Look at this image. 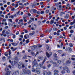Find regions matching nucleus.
Instances as JSON below:
<instances>
[{
	"instance_id": "8",
	"label": "nucleus",
	"mask_w": 75,
	"mask_h": 75,
	"mask_svg": "<svg viewBox=\"0 0 75 75\" xmlns=\"http://www.w3.org/2000/svg\"><path fill=\"white\" fill-rule=\"evenodd\" d=\"M21 67L24 68V65L21 62H20L18 64V68L19 69H20Z\"/></svg>"
},
{
	"instance_id": "28",
	"label": "nucleus",
	"mask_w": 75,
	"mask_h": 75,
	"mask_svg": "<svg viewBox=\"0 0 75 75\" xmlns=\"http://www.w3.org/2000/svg\"><path fill=\"white\" fill-rule=\"evenodd\" d=\"M67 55V54L66 53H63L62 54V56L63 57V56H65V55Z\"/></svg>"
},
{
	"instance_id": "43",
	"label": "nucleus",
	"mask_w": 75,
	"mask_h": 75,
	"mask_svg": "<svg viewBox=\"0 0 75 75\" xmlns=\"http://www.w3.org/2000/svg\"><path fill=\"white\" fill-rule=\"evenodd\" d=\"M4 55L5 56H8V53L7 52H6L4 54Z\"/></svg>"
},
{
	"instance_id": "41",
	"label": "nucleus",
	"mask_w": 75,
	"mask_h": 75,
	"mask_svg": "<svg viewBox=\"0 0 75 75\" xmlns=\"http://www.w3.org/2000/svg\"><path fill=\"white\" fill-rule=\"evenodd\" d=\"M31 55H32L33 56H34V55H35V53H34L33 52H32L31 53Z\"/></svg>"
},
{
	"instance_id": "25",
	"label": "nucleus",
	"mask_w": 75,
	"mask_h": 75,
	"mask_svg": "<svg viewBox=\"0 0 75 75\" xmlns=\"http://www.w3.org/2000/svg\"><path fill=\"white\" fill-rule=\"evenodd\" d=\"M38 59H44V57H38Z\"/></svg>"
},
{
	"instance_id": "56",
	"label": "nucleus",
	"mask_w": 75,
	"mask_h": 75,
	"mask_svg": "<svg viewBox=\"0 0 75 75\" xmlns=\"http://www.w3.org/2000/svg\"><path fill=\"white\" fill-rule=\"evenodd\" d=\"M20 13V11H18V12H17V13H16V14H17V15H18V14H19V13Z\"/></svg>"
},
{
	"instance_id": "58",
	"label": "nucleus",
	"mask_w": 75,
	"mask_h": 75,
	"mask_svg": "<svg viewBox=\"0 0 75 75\" xmlns=\"http://www.w3.org/2000/svg\"><path fill=\"white\" fill-rule=\"evenodd\" d=\"M19 34V32L17 31V33H16V35H18Z\"/></svg>"
},
{
	"instance_id": "59",
	"label": "nucleus",
	"mask_w": 75,
	"mask_h": 75,
	"mask_svg": "<svg viewBox=\"0 0 75 75\" xmlns=\"http://www.w3.org/2000/svg\"><path fill=\"white\" fill-rule=\"evenodd\" d=\"M44 35L43 34L42 35H40L41 37H44Z\"/></svg>"
},
{
	"instance_id": "4",
	"label": "nucleus",
	"mask_w": 75,
	"mask_h": 75,
	"mask_svg": "<svg viewBox=\"0 0 75 75\" xmlns=\"http://www.w3.org/2000/svg\"><path fill=\"white\" fill-rule=\"evenodd\" d=\"M63 70H65L67 73V74H69L71 72L70 70L69 69L68 67H63Z\"/></svg>"
},
{
	"instance_id": "2",
	"label": "nucleus",
	"mask_w": 75,
	"mask_h": 75,
	"mask_svg": "<svg viewBox=\"0 0 75 75\" xmlns=\"http://www.w3.org/2000/svg\"><path fill=\"white\" fill-rule=\"evenodd\" d=\"M24 74H27V75H31V70H30L28 69L25 70L24 69V70H23Z\"/></svg>"
},
{
	"instance_id": "40",
	"label": "nucleus",
	"mask_w": 75,
	"mask_h": 75,
	"mask_svg": "<svg viewBox=\"0 0 75 75\" xmlns=\"http://www.w3.org/2000/svg\"><path fill=\"white\" fill-rule=\"evenodd\" d=\"M59 19V17H58L56 19V21H58V20Z\"/></svg>"
},
{
	"instance_id": "61",
	"label": "nucleus",
	"mask_w": 75,
	"mask_h": 75,
	"mask_svg": "<svg viewBox=\"0 0 75 75\" xmlns=\"http://www.w3.org/2000/svg\"><path fill=\"white\" fill-rule=\"evenodd\" d=\"M31 29L32 30H35V29H34V27H32L31 28Z\"/></svg>"
},
{
	"instance_id": "55",
	"label": "nucleus",
	"mask_w": 75,
	"mask_h": 75,
	"mask_svg": "<svg viewBox=\"0 0 75 75\" xmlns=\"http://www.w3.org/2000/svg\"><path fill=\"white\" fill-rule=\"evenodd\" d=\"M17 50V48H15L14 49H13V50H12L13 51H16Z\"/></svg>"
},
{
	"instance_id": "30",
	"label": "nucleus",
	"mask_w": 75,
	"mask_h": 75,
	"mask_svg": "<svg viewBox=\"0 0 75 75\" xmlns=\"http://www.w3.org/2000/svg\"><path fill=\"white\" fill-rule=\"evenodd\" d=\"M62 62L60 60H58L57 61V63H58V64H61Z\"/></svg>"
},
{
	"instance_id": "18",
	"label": "nucleus",
	"mask_w": 75,
	"mask_h": 75,
	"mask_svg": "<svg viewBox=\"0 0 75 75\" xmlns=\"http://www.w3.org/2000/svg\"><path fill=\"white\" fill-rule=\"evenodd\" d=\"M57 52L59 54H61L62 53V50H58Z\"/></svg>"
},
{
	"instance_id": "15",
	"label": "nucleus",
	"mask_w": 75,
	"mask_h": 75,
	"mask_svg": "<svg viewBox=\"0 0 75 75\" xmlns=\"http://www.w3.org/2000/svg\"><path fill=\"white\" fill-rule=\"evenodd\" d=\"M32 11H33V13H36V12H37V10L34 9H31L30 11V13H31Z\"/></svg>"
},
{
	"instance_id": "17",
	"label": "nucleus",
	"mask_w": 75,
	"mask_h": 75,
	"mask_svg": "<svg viewBox=\"0 0 75 75\" xmlns=\"http://www.w3.org/2000/svg\"><path fill=\"white\" fill-rule=\"evenodd\" d=\"M66 70H63L62 71L61 73L62 74H64L66 73Z\"/></svg>"
},
{
	"instance_id": "37",
	"label": "nucleus",
	"mask_w": 75,
	"mask_h": 75,
	"mask_svg": "<svg viewBox=\"0 0 75 75\" xmlns=\"http://www.w3.org/2000/svg\"><path fill=\"white\" fill-rule=\"evenodd\" d=\"M1 10H2V11H3L5 9L3 7H1Z\"/></svg>"
},
{
	"instance_id": "35",
	"label": "nucleus",
	"mask_w": 75,
	"mask_h": 75,
	"mask_svg": "<svg viewBox=\"0 0 75 75\" xmlns=\"http://www.w3.org/2000/svg\"><path fill=\"white\" fill-rule=\"evenodd\" d=\"M47 74L49 75H51V72L50 71H48L47 72Z\"/></svg>"
},
{
	"instance_id": "6",
	"label": "nucleus",
	"mask_w": 75,
	"mask_h": 75,
	"mask_svg": "<svg viewBox=\"0 0 75 75\" xmlns=\"http://www.w3.org/2000/svg\"><path fill=\"white\" fill-rule=\"evenodd\" d=\"M33 68L35 66V67H38V64H37V61L36 59H35L34 60V62H33Z\"/></svg>"
},
{
	"instance_id": "49",
	"label": "nucleus",
	"mask_w": 75,
	"mask_h": 75,
	"mask_svg": "<svg viewBox=\"0 0 75 75\" xmlns=\"http://www.w3.org/2000/svg\"><path fill=\"white\" fill-rule=\"evenodd\" d=\"M55 6H59V4H58V3H57L55 4Z\"/></svg>"
},
{
	"instance_id": "54",
	"label": "nucleus",
	"mask_w": 75,
	"mask_h": 75,
	"mask_svg": "<svg viewBox=\"0 0 75 75\" xmlns=\"http://www.w3.org/2000/svg\"><path fill=\"white\" fill-rule=\"evenodd\" d=\"M69 51H72V49H71V48L69 47Z\"/></svg>"
},
{
	"instance_id": "32",
	"label": "nucleus",
	"mask_w": 75,
	"mask_h": 75,
	"mask_svg": "<svg viewBox=\"0 0 75 75\" xmlns=\"http://www.w3.org/2000/svg\"><path fill=\"white\" fill-rule=\"evenodd\" d=\"M18 7V4H15V8H17Z\"/></svg>"
},
{
	"instance_id": "60",
	"label": "nucleus",
	"mask_w": 75,
	"mask_h": 75,
	"mask_svg": "<svg viewBox=\"0 0 75 75\" xmlns=\"http://www.w3.org/2000/svg\"><path fill=\"white\" fill-rule=\"evenodd\" d=\"M75 0H71V3H74L75 2Z\"/></svg>"
},
{
	"instance_id": "44",
	"label": "nucleus",
	"mask_w": 75,
	"mask_h": 75,
	"mask_svg": "<svg viewBox=\"0 0 75 75\" xmlns=\"http://www.w3.org/2000/svg\"><path fill=\"white\" fill-rule=\"evenodd\" d=\"M48 13H49V10H47L46 11V14H47Z\"/></svg>"
},
{
	"instance_id": "14",
	"label": "nucleus",
	"mask_w": 75,
	"mask_h": 75,
	"mask_svg": "<svg viewBox=\"0 0 75 75\" xmlns=\"http://www.w3.org/2000/svg\"><path fill=\"white\" fill-rule=\"evenodd\" d=\"M15 62H18V58L17 57H16L15 58Z\"/></svg>"
},
{
	"instance_id": "1",
	"label": "nucleus",
	"mask_w": 75,
	"mask_h": 75,
	"mask_svg": "<svg viewBox=\"0 0 75 75\" xmlns=\"http://www.w3.org/2000/svg\"><path fill=\"white\" fill-rule=\"evenodd\" d=\"M9 68H10L11 69V66L10 65H9L6 67L5 71H6L7 72L6 74H5V75H10V73H11V71H8V70H9Z\"/></svg>"
},
{
	"instance_id": "10",
	"label": "nucleus",
	"mask_w": 75,
	"mask_h": 75,
	"mask_svg": "<svg viewBox=\"0 0 75 75\" xmlns=\"http://www.w3.org/2000/svg\"><path fill=\"white\" fill-rule=\"evenodd\" d=\"M46 56L48 57V58H50V57L52 55V53L51 52H49V53H48V52H46Z\"/></svg>"
},
{
	"instance_id": "57",
	"label": "nucleus",
	"mask_w": 75,
	"mask_h": 75,
	"mask_svg": "<svg viewBox=\"0 0 75 75\" xmlns=\"http://www.w3.org/2000/svg\"><path fill=\"white\" fill-rule=\"evenodd\" d=\"M11 55H10L8 57V59H10V58H11Z\"/></svg>"
},
{
	"instance_id": "45",
	"label": "nucleus",
	"mask_w": 75,
	"mask_h": 75,
	"mask_svg": "<svg viewBox=\"0 0 75 75\" xmlns=\"http://www.w3.org/2000/svg\"><path fill=\"white\" fill-rule=\"evenodd\" d=\"M73 28V26L72 25H71L69 27V29H70L71 30V29H72V28Z\"/></svg>"
},
{
	"instance_id": "31",
	"label": "nucleus",
	"mask_w": 75,
	"mask_h": 75,
	"mask_svg": "<svg viewBox=\"0 0 75 75\" xmlns=\"http://www.w3.org/2000/svg\"><path fill=\"white\" fill-rule=\"evenodd\" d=\"M33 28H36V27H37V26H36V25H35V24H34L33 25Z\"/></svg>"
},
{
	"instance_id": "3",
	"label": "nucleus",
	"mask_w": 75,
	"mask_h": 75,
	"mask_svg": "<svg viewBox=\"0 0 75 75\" xmlns=\"http://www.w3.org/2000/svg\"><path fill=\"white\" fill-rule=\"evenodd\" d=\"M47 59V57H45V59L43 61V62H42V64H41L40 63V67L41 68H42L44 69H45V66L42 67V65H43V64H44V62H45V61H46V60H45V59Z\"/></svg>"
},
{
	"instance_id": "11",
	"label": "nucleus",
	"mask_w": 75,
	"mask_h": 75,
	"mask_svg": "<svg viewBox=\"0 0 75 75\" xmlns=\"http://www.w3.org/2000/svg\"><path fill=\"white\" fill-rule=\"evenodd\" d=\"M40 68H39V67H38V68H37L36 69V71L38 74H40L41 73V71H40Z\"/></svg>"
},
{
	"instance_id": "42",
	"label": "nucleus",
	"mask_w": 75,
	"mask_h": 75,
	"mask_svg": "<svg viewBox=\"0 0 75 75\" xmlns=\"http://www.w3.org/2000/svg\"><path fill=\"white\" fill-rule=\"evenodd\" d=\"M26 58H27V56L26 55H25L23 57V59H26Z\"/></svg>"
},
{
	"instance_id": "22",
	"label": "nucleus",
	"mask_w": 75,
	"mask_h": 75,
	"mask_svg": "<svg viewBox=\"0 0 75 75\" xmlns=\"http://www.w3.org/2000/svg\"><path fill=\"white\" fill-rule=\"evenodd\" d=\"M2 40H3L4 42H5L6 41H5V38H2L0 39V41H2Z\"/></svg>"
},
{
	"instance_id": "23",
	"label": "nucleus",
	"mask_w": 75,
	"mask_h": 75,
	"mask_svg": "<svg viewBox=\"0 0 75 75\" xmlns=\"http://www.w3.org/2000/svg\"><path fill=\"white\" fill-rule=\"evenodd\" d=\"M69 17V15L68 14H67L64 17V18H66V19L68 18Z\"/></svg>"
},
{
	"instance_id": "16",
	"label": "nucleus",
	"mask_w": 75,
	"mask_h": 75,
	"mask_svg": "<svg viewBox=\"0 0 75 75\" xmlns=\"http://www.w3.org/2000/svg\"><path fill=\"white\" fill-rule=\"evenodd\" d=\"M43 75H48L47 72L46 71H44L43 72Z\"/></svg>"
},
{
	"instance_id": "51",
	"label": "nucleus",
	"mask_w": 75,
	"mask_h": 75,
	"mask_svg": "<svg viewBox=\"0 0 75 75\" xmlns=\"http://www.w3.org/2000/svg\"><path fill=\"white\" fill-rule=\"evenodd\" d=\"M3 60H5L6 59V57H3L2 58Z\"/></svg>"
},
{
	"instance_id": "52",
	"label": "nucleus",
	"mask_w": 75,
	"mask_h": 75,
	"mask_svg": "<svg viewBox=\"0 0 75 75\" xmlns=\"http://www.w3.org/2000/svg\"><path fill=\"white\" fill-rule=\"evenodd\" d=\"M74 24L75 23H74L73 22H71V23H70V24L71 25H73V24Z\"/></svg>"
},
{
	"instance_id": "9",
	"label": "nucleus",
	"mask_w": 75,
	"mask_h": 75,
	"mask_svg": "<svg viewBox=\"0 0 75 75\" xmlns=\"http://www.w3.org/2000/svg\"><path fill=\"white\" fill-rule=\"evenodd\" d=\"M12 75H19V71L17 70L15 72V73L14 71H12Z\"/></svg>"
},
{
	"instance_id": "7",
	"label": "nucleus",
	"mask_w": 75,
	"mask_h": 75,
	"mask_svg": "<svg viewBox=\"0 0 75 75\" xmlns=\"http://www.w3.org/2000/svg\"><path fill=\"white\" fill-rule=\"evenodd\" d=\"M37 47H39V48H41V47H42V45H38L37 46L34 45L33 46L31 47V49L32 50H35V49H36V48H37Z\"/></svg>"
},
{
	"instance_id": "19",
	"label": "nucleus",
	"mask_w": 75,
	"mask_h": 75,
	"mask_svg": "<svg viewBox=\"0 0 75 75\" xmlns=\"http://www.w3.org/2000/svg\"><path fill=\"white\" fill-rule=\"evenodd\" d=\"M71 61L69 60H67L66 62V64H69L71 63Z\"/></svg>"
},
{
	"instance_id": "62",
	"label": "nucleus",
	"mask_w": 75,
	"mask_h": 75,
	"mask_svg": "<svg viewBox=\"0 0 75 75\" xmlns=\"http://www.w3.org/2000/svg\"><path fill=\"white\" fill-rule=\"evenodd\" d=\"M59 68L60 69H62V66H60L59 67Z\"/></svg>"
},
{
	"instance_id": "39",
	"label": "nucleus",
	"mask_w": 75,
	"mask_h": 75,
	"mask_svg": "<svg viewBox=\"0 0 75 75\" xmlns=\"http://www.w3.org/2000/svg\"><path fill=\"white\" fill-rule=\"evenodd\" d=\"M12 35H13V38L14 39L16 38V35H14V34H13Z\"/></svg>"
},
{
	"instance_id": "12",
	"label": "nucleus",
	"mask_w": 75,
	"mask_h": 75,
	"mask_svg": "<svg viewBox=\"0 0 75 75\" xmlns=\"http://www.w3.org/2000/svg\"><path fill=\"white\" fill-rule=\"evenodd\" d=\"M54 75H59L58 74L59 72L57 70H55L54 71Z\"/></svg>"
},
{
	"instance_id": "53",
	"label": "nucleus",
	"mask_w": 75,
	"mask_h": 75,
	"mask_svg": "<svg viewBox=\"0 0 75 75\" xmlns=\"http://www.w3.org/2000/svg\"><path fill=\"white\" fill-rule=\"evenodd\" d=\"M20 37H21V38H23V35H20Z\"/></svg>"
},
{
	"instance_id": "20",
	"label": "nucleus",
	"mask_w": 75,
	"mask_h": 75,
	"mask_svg": "<svg viewBox=\"0 0 75 75\" xmlns=\"http://www.w3.org/2000/svg\"><path fill=\"white\" fill-rule=\"evenodd\" d=\"M12 45H13V46H14V47H15V46H17V43H12Z\"/></svg>"
},
{
	"instance_id": "48",
	"label": "nucleus",
	"mask_w": 75,
	"mask_h": 75,
	"mask_svg": "<svg viewBox=\"0 0 75 75\" xmlns=\"http://www.w3.org/2000/svg\"><path fill=\"white\" fill-rule=\"evenodd\" d=\"M46 48L47 49V50H48V49H49V48H50V47L49 46H48V45H47L46 46Z\"/></svg>"
},
{
	"instance_id": "63",
	"label": "nucleus",
	"mask_w": 75,
	"mask_h": 75,
	"mask_svg": "<svg viewBox=\"0 0 75 75\" xmlns=\"http://www.w3.org/2000/svg\"><path fill=\"white\" fill-rule=\"evenodd\" d=\"M44 13V11H41V14H42Z\"/></svg>"
},
{
	"instance_id": "5",
	"label": "nucleus",
	"mask_w": 75,
	"mask_h": 75,
	"mask_svg": "<svg viewBox=\"0 0 75 75\" xmlns=\"http://www.w3.org/2000/svg\"><path fill=\"white\" fill-rule=\"evenodd\" d=\"M9 62H10V63H11V65L13 66H14V65H18V62H15V61L14 62H12L11 60H10L9 61Z\"/></svg>"
},
{
	"instance_id": "21",
	"label": "nucleus",
	"mask_w": 75,
	"mask_h": 75,
	"mask_svg": "<svg viewBox=\"0 0 75 75\" xmlns=\"http://www.w3.org/2000/svg\"><path fill=\"white\" fill-rule=\"evenodd\" d=\"M28 37H29V36L28 35H25L24 38L25 39H27Z\"/></svg>"
},
{
	"instance_id": "34",
	"label": "nucleus",
	"mask_w": 75,
	"mask_h": 75,
	"mask_svg": "<svg viewBox=\"0 0 75 75\" xmlns=\"http://www.w3.org/2000/svg\"><path fill=\"white\" fill-rule=\"evenodd\" d=\"M32 72H34L35 71V70L34 68H32Z\"/></svg>"
},
{
	"instance_id": "27",
	"label": "nucleus",
	"mask_w": 75,
	"mask_h": 75,
	"mask_svg": "<svg viewBox=\"0 0 75 75\" xmlns=\"http://www.w3.org/2000/svg\"><path fill=\"white\" fill-rule=\"evenodd\" d=\"M63 14H65V12H61L60 14V16H62Z\"/></svg>"
},
{
	"instance_id": "64",
	"label": "nucleus",
	"mask_w": 75,
	"mask_h": 75,
	"mask_svg": "<svg viewBox=\"0 0 75 75\" xmlns=\"http://www.w3.org/2000/svg\"><path fill=\"white\" fill-rule=\"evenodd\" d=\"M72 73L73 74H75V70L73 71Z\"/></svg>"
},
{
	"instance_id": "36",
	"label": "nucleus",
	"mask_w": 75,
	"mask_h": 75,
	"mask_svg": "<svg viewBox=\"0 0 75 75\" xmlns=\"http://www.w3.org/2000/svg\"><path fill=\"white\" fill-rule=\"evenodd\" d=\"M57 28H53V30L54 31H56V30H57Z\"/></svg>"
},
{
	"instance_id": "13",
	"label": "nucleus",
	"mask_w": 75,
	"mask_h": 75,
	"mask_svg": "<svg viewBox=\"0 0 75 75\" xmlns=\"http://www.w3.org/2000/svg\"><path fill=\"white\" fill-rule=\"evenodd\" d=\"M54 58V60H57L58 59V57L57 56V54L56 53H55L54 55H53Z\"/></svg>"
},
{
	"instance_id": "46",
	"label": "nucleus",
	"mask_w": 75,
	"mask_h": 75,
	"mask_svg": "<svg viewBox=\"0 0 75 75\" xmlns=\"http://www.w3.org/2000/svg\"><path fill=\"white\" fill-rule=\"evenodd\" d=\"M74 31L73 30H71L70 31V33H74Z\"/></svg>"
},
{
	"instance_id": "29",
	"label": "nucleus",
	"mask_w": 75,
	"mask_h": 75,
	"mask_svg": "<svg viewBox=\"0 0 75 75\" xmlns=\"http://www.w3.org/2000/svg\"><path fill=\"white\" fill-rule=\"evenodd\" d=\"M9 18H14V16L13 15L9 16Z\"/></svg>"
},
{
	"instance_id": "26",
	"label": "nucleus",
	"mask_w": 75,
	"mask_h": 75,
	"mask_svg": "<svg viewBox=\"0 0 75 75\" xmlns=\"http://www.w3.org/2000/svg\"><path fill=\"white\" fill-rule=\"evenodd\" d=\"M34 34H35V32L34 31H33L32 33H29V35H33Z\"/></svg>"
},
{
	"instance_id": "50",
	"label": "nucleus",
	"mask_w": 75,
	"mask_h": 75,
	"mask_svg": "<svg viewBox=\"0 0 75 75\" xmlns=\"http://www.w3.org/2000/svg\"><path fill=\"white\" fill-rule=\"evenodd\" d=\"M5 33V30H3L2 32V33L3 34H4Z\"/></svg>"
},
{
	"instance_id": "38",
	"label": "nucleus",
	"mask_w": 75,
	"mask_h": 75,
	"mask_svg": "<svg viewBox=\"0 0 75 75\" xmlns=\"http://www.w3.org/2000/svg\"><path fill=\"white\" fill-rule=\"evenodd\" d=\"M69 45L71 47H73V45H72V43L69 44Z\"/></svg>"
},
{
	"instance_id": "47",
	"label": "nucleus",
	"mask_w": 75,
	"mask_h": 75,
	"mask_svg": "<svg viewBox=\"0 0 75 75\" xmlns=\"http://www.w3.org/2000/svg\"><path fill=\"white\" fill-rule=\"evenodd\" d=\"M30 42V41H29V40L28 39L26 40V42L27 44H28V42Z\"/></svg>"
},
{
	"instance_id": "24",
	"label": "nucleus",
	"mask_w": 75,
	"mask_h": 75,
	"mask_svg": "<svg viewBox=\"0 0 75 75\" xmlns=\"http://www.w3.org/2000/svg\"><path fill=\"white\" fill-rule=\"evenodd\" d=\"M54 23V21L53 20H51L50 23L51 24H52Z\"/></svg>"
},
{
	"instance_id": "33",
	"label": "nucleus",
	"mask_w": 75,
	"mask_h": 75,
	"mask_svg": "<svg viewBox=\"0 0 75 75\" xmlns=\"http://www.w3.org/2000/svg\"><path fill=\"white\" fill-rule=\"evenodd\" d=\"M6 19H4L2 20V22H4V23H6Z\"/></svg>"
}]
</instances>
